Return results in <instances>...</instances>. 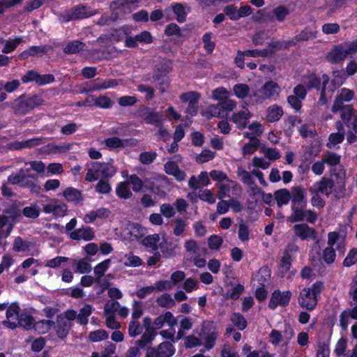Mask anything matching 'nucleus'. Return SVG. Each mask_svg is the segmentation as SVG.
I'll return each mask as SVG.
<instances>
[{
	"mask_svg": "<svg viewBox=\"0 0 357 357\" xmlns=\"http://www.w3.org/2000/svg\"><path fill=\"white\" fill-rule=\"evenodd\" d=\"M117 172L116 168L109 162L91 163L87 169L85 180L89 182L98 181L100 178L102 179L114 176Z\"/></svg>",
	"mask_w": 357,
	"mask_h": 357,
	"instance_id": "obj_1",
	"label": "nucleus"
},
{
	"mask_svg": "<svg viewBox=\"0 0 357 357\" xmlns=\"http://www.w3.org/2000/svg\"><path fill=\"white\" fill-rule=\"evenodd\" d=\"M324 289L321 282H316L311 287L304 288L301 291L298 296V303L301 307L307 310H312L317 303V296Z\"/></svg>",
	"mask_w": 357,
	"mask_h": 357,
	"instance_id": "obj_2",
	"label": "nucleus"
},
{
	"mask_svg": "<svg viewBox=\"0 0 357 357\" xmlns=\"http://www.w3.org/2000/svg\"><path fill=\"white\" fill-rule=\"evenodd\" d=\"M44 103V100L38 95L25 98L20 96L11 102L6 104L12 107L13 112L17 115H24L35 107Z\"/></svg>",
	"mask_w": 357,
	"mask_h": 357,
	"instance_id": "obj_3",
	"label": "nucleus"
},
{
	"mask_svg": "<svg viewBox=\"0 0 357 357\" xmlns=\"http://www.w3.org/2000/svg\"><path fill=\"white\" fill-rule=\"evenodd\" d=\"M280 87L273 81L266 82L259 89L253 92L251 96L253 102L262 103L265 100L278 97Z\"/></svg>",
	"mask_w": 357,
	"mask_h": 357,
	"instance_id": "obj_4",
	"label": "nucleus"
},
{
	"mask_svg": "<svg viewBox=\"0 0 357 357\" xmlns=\"http://www.w3.org/2000/svg\"><path fill=\"white\" fill-rule=\"evenodd\" d=\"M98 13L97 10H91L85 6L79 5L61 13L59 15V20L61 22H68L70 20L89 17Z\"/></svg>",
	"mask_w": 357,
	"mask_h": 357,
	"instance_id": "obj_5",
	"label": "nucleus"
},
{
	"mask_svg": "<svg viewBox=\"0 0 357 357\" xmlns=\"http://www.w3.org/2000/svg\"><path fill=\"white\" fill-rule=\"evenodd\" d=\"M294 336L293 328L289 326H285L282 331L273 329L268 335V341L273 346L287 347Z\"/></svg>",
	"mask_w": 357,
	"mask_h": 357,
	"instance_id": "obj_6",
	"label": "nucleus"
},
{
	"mask_svg": "<svg viewBox=\"0 0 357 357\" xmlns=\"http://www.w3.org/2000/svg\"><path fill=\"white\" fill-rule=\"evenodd\" d=\"M43 210L46 214H52L54 217H64L68 211L66 204L57 199H49L43 205Z\"/></svg>",
	"mask_w": 357,
	"mask_h": 357,
	"instance_id": "obj_7",
	"label": "nucleus"
},
{
	"mask_svg": "<svg viewBox=\"0 0 357 357\" xmlns=\"http://www.w3.org/2000/svg\"><path fill=\"white\" fill-rule=\"evenodd\" d=\"M340 235L337 232H329L328 234V246L324 250L322 258L327 264L333 263L335 259V251Z\"/></svg>",
	"mask_w": 357,
	"mask_h": 357,
	"instance_id": "obj_8",
	"label": "nucleus"
},
{
	"mask_svg": "<svg viewBox=\"0 0 357 357\" xmlns=\"http://www.w3.org/2000/svg\"><path fill=\"white\" fill-rule=\"evenodd\" d=\"M202 344L206 350L209 351L213 348L218 337V332L210 321L203 322Z\"/></svg>",
	"mask_w": 357,
	"mask_h": 357,
	"instance_id": "obj_9",
	"label": "nucleus"
},
{
	"mask_svg": "<svg viewBox=\"0 0 357 357\" xmlns=\"http://www.w3.org/2000/svg\"><path fill=\"white\" fill-rule=\"evenodd\" d=\"M55 78L52 74L41 75L34 70H28L22 77V81L24 83L34 82L38 85H45L54 82Z\"/></svg>",
	"mask_w": 357,
	"mask_h": 357,
	"instance_id": "obj_10",
	"label": "nucleus"
},
{
	"mask_svg": "<svg viewBox=\"0 0 357 357\" xmlns=\"http://www.w3.org/2000/svg\"><path fill=\"white\" fill-rule=\"evenodd\" d=\"M6 309V319L3 321V325L10 329H15L19 326L20 307L17 303H13Z\"/></svg>",
	"mask_w": 357,
	"mask_h": 357,
	"instance_id": "obj_11",
	"label": "nucleus"
},
{
	"mask_svg": "<svg viewBox=\"0 0 357 357\" xmlns=\"http://www.w3.org/2000/svg\"><path fill=\"white\" fill-rule=\"evenodd\" d=\"M292 294L290 291L275 290L272 294L268 306L274 310L278 306L285 307L289 305Z\"/></svg>",
	"mask_w": 357,
	"mask_h": 357,
	"instance_id": "obj_12",
	"label": "nucleus"
},
{
	"mask_svg": "<svg viewBox=\"0 0 357 357\" xmlns=\"http://www.w3.org/2000/svg\"><path fill=\"white\" fill-rule=\"evenodd\" d=\"M180 98L183 102L188 103V106L185 111L187 117L195 116L198 109V100L199 99V93L192 91L185 93L181 95Z\"/></svg>",
	"mask_w": 357,
	"mask_h": 357,
	"instance_id": "obj_13",
	"label": "nucleus"
},
{
	"mask_svg": "<svg viewBox=\"0 0 357 357\" xmlns=\"http://www.w3.org/2000/svg\"><path fill=\"white\" fill-rule=\"evenodd\" d=\"M293 231L294 236L301 241L315 240L317 238L315 229L305 223L294 225Z\"/></svg>",
	"mask_w": 357,
	"mask_h": 357,
	"instance_id": "obj_14",
	"label": "nucleus"
},
{
	"mask_svg": "<svg viewBox=\"0 0 357 357\" xmlns=\"http://www.w3.org/2000/svg\"><path fill=\"white\" fill-rule=\"evenodd\" d=\"M354 97V92L349 89L342 88L338 92L335 98L331 108L333 112H338L344 105V102L351 101Z\"/></svg>",
	"mask_w": 357,
	"mask_h": 357,
	"instance_id": "obj_15",
	"label": "nucleus"
},
{
	"mask_svg": "<svg viewBox=\"0 0 357 357\" xmlns=\"http://www.w3.org/2000/svg\"><path fill=\"white\" fill-rule=\"evenodd\" d=\"M252 116V114L246 107L234 112L231 117V121L236 125L238 129H244L247 127L248 121Z\"/></svg>",
	"mask_w": 357,
	"mask_h": 357,
	"instance_id": "obj_16",
	"label": "nucleus"
},
{
	"mask_svg": "<svg viewBox=\"0 0 357 357\" xmlns=\"http://www.w3.org/2000/svg\"><path fill=\"white\" fill-rule=\"evenodd\" d=\"M334 182L328 178H322L319 181L315 182L310 188L312 191L328 196L333 192Z\"/></svg>",
	"mask_w": 357,
	"mask_h": 357,
	"instance_id": "obj_17",
	"label": "nucleus"
},
{
	"mask_svg": "<svg viewBox=\"0 0 357 357\" xmlns=\"http://www.w3.org/2000/svg\"><path fill=\"white\" fill-rule=\"evenodd\" d=\"M307 192L301 186L293 187L291 190V206L301 205L307 206Z\"/></svg>",
	"mask_w": 357,
	"mask_h": 357,
	"instance_id": "obj_18",
	"label": "nucleus"
},
{
	"mask_svg": "<svg viewBox=\"0 0 357 357\" xmlns=\"http://www.w3.org/2000/svg\"><path fill=\"white\" fill-rule=\"evenodd\" d=\"M110 215V211L108 208L100 207L96 210H92L88 212L82 217L85 223H92L96 220L105 219Z\"/></svg>",
	"mask_w": 357,
	"mask_h": 357,
	"instance_id": "obj_19",
	"label": "nucleus"
},
{
	"mask_svg": "<svg viewBox=\"0 0 357 357\" xmlns=\"http://www.w3.org/2000/svg\"><path fill=\"white\" fill-rule=\"evenodd\" d=\"M119 84V81L116 79H95L89 91H100L108 89H112L116 87Z\"/></svg>",
	"mask_w": 357,
	"mask_h": 357,
	"instance_id": "obj_20",
	"label": "nucleus"
},
{
	"mask_svg": "<svg viewBox=\"0 0 357 357\" xmlns=\"http://www.w3.org/2000/svg\"><path fill=\"white\" fill-rule=\"evenodd\" d=\"M153 324L158 329L165 324L169 327L175 326L177 324V319L171 312H166L155 319Z\"/></svg>",
	"mask_w": 357,
	"mask_h": 357,
	"instance_id": "obj_21",
	"label": "nucleus"
},
{
	"mask_svg": "<svg viewBox=\"0 0 357 357\" xmlns=\"http://www.w3.org/2000/svg\"><path fill=\"white\" fill-rule=\"evenodd\" d=\"M142 119L146 123L160 127L164 121L162 114L154 110L146 109L142 112Z\"/></svg>",
	"mask_w": 357,
	"mask_h": 357,
	"instance_id": "obj_22",
	"label": "nucleus"
},
{
	"mask_svg": "<svg viewBox=\"0 0 357 357\" xmlns=\"http://www.w3.org/2000/svg\"><path fill=\"white\" fill-rule=\"evenodd\" d=\"M347 56L344 43L335 46L327 54L328 60L335 63L342 61Z\"/></svg>",
	"mask_w": 357,
	"mask_h": 357,
	"instance_id": "obj_23",
	"label": "nucleus"
},
{
	"mask_svg": "<svg viewBox=\"0 0 357 357\" xmlns=\"http://www.w3.org/2000/svg\"><path fill=\"white\" fill-rule=\"evenodd\" d=\"M165 170L167 174L174 176L178 181H183L185 178V173L181 170L177 164L173 161H168L165 165Z\"/></svg>",
	"mask_w": 357,
	"mask_h": 357,
	"instance_id": "obj_24",
	"label": "nucleus"
},
{
	"mask_svg": "<svg viewBox=\"0 0 357 357\" xmlns=\"http://www.w3.org/2000/svg\"><path fill=\"white\" fill-rule=\"evenodd\" d=\"M51 47L50 46L42 45V46H31L29 49L23 51L20 58L22 59H26L29 56H36L38 55H42L47 53Z\"/></svg>",
	"mask_w": 357,
	"mask_h": 357,
	"instance_id": "obj_25",
	"label": "nucleus"
},
{
	"mask_svg": "<svg viewBox=\"0 0 357 357\" xmlns=\"http://www.w3.org/2000/svg\"><path fill=\"white\" fill-rule=\"evenodd\" d=\"M111 263L110 259H106L100 264H98L97 266L94 268V273L96 276V281L98 284H100L101 286H104L103 288H106L107 284L103 283L101 280V278L103 276L105 273L107 271V269L109 267Z\"/></svg>",
	"mask_w": 357,
	"mask_h": 357,
	"instance_id": "obj_26",
	"label": "nucleus"
},
{
	"mask_svg": "<svg viewBox=\"0 0 357 357\" xmlns=\"http://www.w3.org/2000/svg\"><path fill=\"white\" fill-rule=\"evenodd\" d=\"M72 239L84 241L92 240L94 237V232L91 228H82L75 230L70 234Z\"/></svg>",
	"mask_w": 357,
	"mask_h": 357,
	"instance_id": "obj_27",
	"label": "nucleus"
},
{
	"mask_svg": "<svg viewBox=\"0 0 357 357\" xmlns=\"http://www.w3.org/2000/svg\"><path fill=\"white\" fill-rule=\"evenodd\" d=\"M236 183L232 180L228 178L222 183H218V197L220 199L229 197V193L231 188H234Z\"/></svg>",
	"mask_w": 357,
	"mask_h": 357,
	"instance_id": "obj_28",
	"label": "nucleus"
},
{
	"mask_svg": "<svg viewBox=\"0 0 357 357\" xmlns=\"http://www.w3.org/2000/svg\"><path fill=\"white\" fill-rule=\"evenodd\" d=\"M305 207L301 205L291 206V214L288 217V220L291 222L303 221L306 211Z\"/></svg>",
	"mask_w": 357,
	"mask_h": 357,
	"instance_id": "obj_29",
	"label": "nucleus"
},
{
	"mask_svg": "<svg viewBox=\"0 0 357 357\" xmlns=\"http://www.w3.org/2000/svg\"><path fill=\"white\" fill-rule=\"evenodd\" d=\"M283 114L282 107L273 105L268 108L266 119L269 122H275L280 120Z\"/></svg>",
	"mask_w": 357,
	"mask_h": 357,
	"instance_id": "obj_30",
	"label": "nucleus"
},
{
	"mask_svg": "<svg viewBox=\"0 0 357 357\" xmlns=\"http://www.w3.org/2000/svg\"><path fill=\"white\" fill-rule=\"evenodd\" d=\"M71 326V323L68 321L65 317H58L56 333L59 337H63L66 336Z\"/></svg>",
	"mask_w": 357,
	"mask_h": 357,
	"instance_id": "obj_31",
	"label": "nucleus"
},
{
	"mask_svg": "<svg viewBox=\"0 0 357 357\" xmlns=\"http://www.w3.org/2000/svg\"><path fill=\"white\" fill-rule=\"evenodd\" d=\"M172 10L176 16V19L178 22H183L185 21L187 12L184 6L181 3H176L172 6V8L165 9V12L168 13Z\"/></svg>",
	"mask_w": 357,
	"mask_h": 357,
	"instance_id": "obj_32",
	"label": "nucleus"
},
{
	"mask_svg": "<svg viewBox=\"0 0 357 357\" xmlns=\"http://www.w3.org/2000/svg\"><path fill=\"white\" fill-rule=\"evenodd\" d=\"M275 199L279 207L287 205L291 199V192L287 189H280L274 193Z\"/></svg>",
	"mask_w": 357,
	"mask_h": 357,
	"instance_id": "obj_33",
	"label": "nucleus"
},
{
	"mask_svg": "<svg viewBox=\"0 0 357 357\" xmlns=\"http://www.w3.org/2000/svg\"><path fill=\"white\" fill-rule=\"evenodd\" d=\"M33 244L29 241H24L21 237H17L13 244V250L15 252H26L33 248Z\"/></svg>",
	"mask_w": 357,
	"mask_h": 357,
	"instance_id": "obj_34",
	"label": "nucleus"
},
{
	"mask_svg": "<svg viewBox=\"0 0 357 357\" xmlns=\"http://www.w3.org/2000/svg\"><path fill=\"white\" fill-rule=\"evenodd\" d=\"M63 195L68 202L74 203H78L79 202L82 200V197L80 191L73 188H66L63 191Z\"/></svg>",
	"mask_w": 357,
	"mask_h": 357,
	"instance_id": "obj_35",
	"label": "nucleus"
},
{
	"mask_svg": "<svg viewBox=\"0 0 357 357\" xmlns=\"http://www.w3.org/2000/svg\"><path fill=\"white\" fill-rule=\"evenodd\" d=\"M329 84V78L326 75H323L322 76V89L321 93V96L317 102L318 105H325L328 101V93L332 92L331 91H328V84ZM329 96H331V94H330Z\"/></svg>",
	"mask_w": 357,
	"mask_h": 357,
	"instance_id": "obj_36",
	"label": "nucleus"
},
{
	"mask_svg": "<svg viewBox=\"0 0 357 357\" xmlns=\"http://www.w3.org/2000/svg\"><path fill=\"white\" fill-rule=\"evenodd\" d=\"M54 326V322L51 320H41L34 324V330L39 334H45Z\"/></svg>",
	"mask_w": 357,
	"mask_h": 357,
	"instance_id": "obj_37",
	"label": "nucleus"
},
{
	"mask_svg": "<svg viewBox=\"0 0 357 357\" xmlns=\"http://www.w3.org/2000/svg\"><path fill=\"white\" fill-rule=\"evenodd\" d=\"M116 193L119 198L124 199H129L132 195L127 181L121 182L117 185Z\"/></svg>",
	"mask_w": 357,
	"mask_h": 357,
	"instance_id": "obj_38",
	"label": "nucleus"
},
{
	"mask_svg": "<svg viewBox=\"0 0 357 357\" xmlns=\"http://www.w3.org/2000/svg\"><path fill=\"white\" fill-rule=\"evenodd\" d=\"M93 312V307L90 305H84L80 310L78 314V323L86 325L89 321V317Z\"/></svg>",
	"mask_w": 357,
	"mask_h": 357,
	"instance_id": "obj_39",
	"label": "nucleus"
},
{
	"mask_svg": "<svg viewBox=\"0 0 357 357\" xmlns=\"http://www.w3.org/2000/svg\"><path fill=\"white\" fill-rule=\"evenodd\" d=\"M33 317L28 313L24 312L20 314L19 326L26 330H30L34 327Z\"/></svg>",
	"mask_w": 357,
	"mask_h": 357,
	"instance_id": "obj_40",
	"label": "nucleus"
},
{
	"mask_svg": "<svg viewBox=\"0 0 357 357\" xmlns=\"http://www.w3.org/2000/svg\"><path fill=\"white\" fill-rule=\"evenodd\" d=\"M237 174L244 184L247 185L250 188H254L255 182L251 173L243 169L242 167H238Z\"/></svg>",
	"mask_w": 357,
	"mask_h": 357,
	"instance_id": "obj_41",
	"label": "nucleus"
},
{
	"mask_svg": "<svg viewBox=\"0 0 357 357\" xmlns=\"http://www.w3.org/2000/svg\"><path fill=\"white\" fill-rule=\"evenodd\" d=\"M158 305L162 307L171 308L175 305V301L169 294L165 293L156 299Z\"/></svg>",
	"mask_w": 357,
	"mask_h": 357,
	"instance_id": "obj_42",
	"label": "nucleus"
},
{
	"mask_svg": "<svg viewBox=\"0 0 357 357\" xmlns=\"http://www.w3.org/2000/svg\"><path fill=\"white\" fill-rule=\"evenodd\" d=\"M160 357H171L174 354V347L170 342H162L158 348Z\"/></svg>",
	"mask_w": 357,
	"mask_h": 357,
	"instance_id": "obj_43",
	"label": "nucleus"
},
{
	"mask_svg": "<svg viewBox=\"0 0 357 357\" xmlns=\"http://www.w3.org/2000/svg\"><path fill=\"white\" fill-rule=\"evenodd\" d=\"M339 111H341V119L344 121H347L348 123L357 114V111H356L351 105H342V107L340 108Z\"/></svg>",
	"mask_w": 357,
	"mask_h": 357,
	"instance_id": "obj_44",
	"label": "nucleus"
},
{
	"mask_svg": "<svg viewBox=\"0 0 357 357\" xmlns=\"http://www.w3.org/2000/svg\"><path fill=\"white\" fill-rule=\"evenodd\" d=\"M344 135L341 132H333L328 137V141L326 144V146L329 149L335 148V146L341 144L344 139Z\"/></svg>",
	"mask_w": 357,
	"mask_h": 357,
	"instance_id": "obj_45",
	"label": "nucleus"
},
{
	"mask_svg": "<svg viewBox=\"0 0 357 357\" xmlns=\"http://www.w3.org/2000/svg\"><path fill=\"white\" fill-rule=\"evenodd\" d=\"M160 241V236L158 234H155L152 235H149L146 237H145L142 240V244L146 247L149 248L153 250H155L158 249V245Z\"/></svg>",
	"mask_w": 357,
	"mask_h": 357,
	"instance_id": "obj_46",
	"label": "nucleus"
},
{
	"mask_svg": "<svg viewBox=\"0 0 357 357\" xmlns=\"http://www.w3.org/2000/svg\"><path fill=\"white\" fill-rule=\"evenodd\" d=\"M73 264L75 266V272L79 273H88L91 271V266L85 259L74 260Z\"/></svg>",
	"mask_w": 357,
	"mask_h": 357,
	"instance_id": "obj_47",
	"label": "nucleus"
},
{
	"mask_svg": "<svg viewBox=\"0 0 357 357\" xmlns=\"http://www.w3.org/2000/svg\"><path fill=\"white\" fill-rule=\"evenodd\" d=\"M122 261L125 266L131 267L139 266L142 263V260L132 253L126 255Z\"/></svg>",
	"mask_w": 357,
	"mask_h": 357,
	"instance_id": "obj_48",
	"label": "nucleus"
},
{
	"mask_svg": "<svg viewBox=\"0 0 357 357\" xmlns=\"http://www.w3.org/2000/svg\"><path fill=\"white\" fill-rule=\"evenodd\" d=\"M22 214L29 218L36 219L40 215V208L37 204L26 206L22 210Z\"/></svg>",
	"mask_w": 357,
	"mask_h": 357,
	"instance_id": "obj_49",
	"label": "nucleus"
},
{
	"mask_svg": "<svg viewBox=\"0 0 357 357\" xmlns=\"http://www.w3.org/2000/svg\"><path fill=\"white\" fill-rule=\"evenodd\" d=\"M127 140H123L119 137H109L105 140V144L109 149L122 148L127 144Z\"/></svg>",
	"mask_w": 357,
	"mask_h": 357,
	"instance_id": "obj_50",
	"label": "nucleus"
},
{
	"mask_svg": "<svg viewBox=\"0 0 357 357\" xmlns=\"http://www.w3.org/2000/svg\"><path fill=\"white\" fill-rule=\"evenodd\" d=\"M233 91L237 98L243 99L248 95L250 89L245 84H236L233 87Z\"/></svg>",
	"mask_w": 357,
	"mask_h": 357,
	"instance_id": "obj_51",
	"label": "nucleus"
},
{
	"mask_svg": "<svg viewBox=\"0 0 357 357\" xmlns=\"http://www.w3.org/2000/svg\"><path fill=\"white\" fill-rule=\"evenodd\" d=\"M84 46V43L78 40H75L68 43L63 51L66 54H76L82 50Z\"/></svg>",
	"mask_w": 357,
	"mask_h": 357,
	"instance_id": "obj_52",
	"label": "nucleus"
},
{
	"mask_svg": "<svg viewBox=\"0 0 357 357\" xmlns=\"http://www.w3.org/2000/svg\"><path fill=\"white\" fill-rule=\"evenodd\" d=\"M23 41L22 38L16 37L13 40H6L2 52L5 54H8L13 52L18 45Z\"/></svg>",
	"mask_w": 357,
	"mask_h": 357,
	"instance_id": "obj_53",
	"label": "nucleus"
},
{
	"mask_svg": "<svg viewBox=\"0 0 357 357\" xmlns=\"http://www.w3.org/2000/svg\"><path fill=\"white\" fill-rule=\"evenodd\" d=\"M222 109L220 103L213 105L208 107V108L203 112V115L207 119H211L215 116H219L222 114Z\"/></svg>",
	"mask_w": 357,
	"mask_h": 357,
	"instance_id": "obj_54",
	"label": "nucleus"
},
{
	"mask_svg": "<svg viewBox=\"0 0 357 357\" xmlns=\"http://www.w3.org/2000/svg\"><path fill=\"white\" fill-rule=\"evenodd\" d=\"M108 333L104 329H98L91 331L89 334V339L93 342H100L107 339Z\"/></svg>",
	"mask_w": 357,
	"mask_h": 357,
	"instance_id": "obj_55",
	"label": "nucleus"
},
{
	"mask_svg": "<svg viewBox=\"0 0 357 357\" xmlns=\"http://www.w3.org/2000/svg\"><path fill=\"white\" fill-rule=\"evenodd\" d=\"M69 260V258L66 257L57 256L53 259L47 260L45 263V266L50 268H57L61 267V264Z\"/></svg>",
	"mask_w": 357,
	"mask_h": 357,
	"instance_id": "obj_56",
	"label": "nucleus"
},
{
	"mask_svg": "<svg viewBox=\"0 0 357 357\" xmlns=\"http://www.w3.org/2000/svg\"><path fill=\"white\" fill-rule=\"evenodd\" d=\"M244 290V287L240 284L231 285L227 291V296L233 300L238 299Z\"/></svg>",
	"mask_w": 357,
	"mask_h": 357,
	"instance_id": "obj_57",
	"label": "nucleus"
},
{
	"mask_svg": "<svg viewBox=\"0 0 357 357\" xmlns=\"http://www.w3.org/2000/svg\"><path fill=\"white\" fill-rule=\"evenodd\" d=\"M289 12L284 6H278L273 9L272 17H274L276 20L282 22L289 15Z\"/></svg>",
	"mask_w": 357,
	"mask_h": 357,
	"instance_id": "obj_58",
	"label": "nucleus"
},
{
	"mask_svg": "<svg viewBox=\"0 0 357 357\" xmlns=\"http://www.w3.org/2000/svg\"><path fill=\"white\" fill-rule=\"evenodd\" d=\"M344 78L342 76V73L339 71L333 73V79L331 84H328V91L333 92L336 88L341 86L344 82Z\"/></svg>",
	"mask_w": 357,
	"mask_h": 357,
	"instance_id": "obj_59",
	"label": "nucleus"
},
{
	"mask_svg": "<svg viewBox=\"0 0 357 357\" xmlns=\"http://www.w3.org/2000/svg\"><path fill=\"white\" fill-rule=\"evenodd\" d=\"M231 321L239 330H243L247 326V321L244 317L239 313H233Z\"/></svg>",
	"mask_w": 357,
	"mask_h": 357,
	"instance_id": "obj_60",
	"label": "nucleus"
},
{
	"mask_svg": "<svg viewBox=\"0 0 357 357\" xmlns=\"http://www.w3.org/2000/svg\"><path fill=\"white\" fill-rule=\"evenodd\" d=\"M153 79L154 81L160 82L158 84V88L161 91V92H165L166 89L169 86V80L167 77H166V74L159 75L157 73H154L153 76Z\"/></svg>",
	"mask_w": 357,
	"mask_h": 357,
	"instance_id": "obj_61",
	"label": "nucleus"
},
{
	"mask_svg": "<svg viewBox=\"0 0 357 357\" xmlns=\"http://www.w3.org/2000/svg\"><path fill=\"white\" fill-rule=\"evenodd\" d=\"M220 357H240V356L236 348L230 344H225L221 349Z\"/></svg>",
	"mask_w": 357,
	"mask_h": 357,
	"instance_id": "obj_62",
	"label": "nucleus"
},
{
	"mask_svg": "<svg viewBox=\"0 0 357 357\" xmlns=\"http://www.w3.org/2000/svg\"><path fill=\"white\" fill-rule=\"evenodd\" d=\"M154 335L153 331H148L142 335L140 340L135 342V344L140 348H143L153 340Z\"/></svg>",
	"mask_w": 357,
	"mask_h": 357,
	"instance_id": "obj_63",
	"label": "nucleus"
},
{
	"mask_svg": "<svg viewBox=\"0 0 357 357\" xmlns=\"http://www.w3.org/2000/svg\"><path fill=\"white\" fill-rule=\"evenodd\" d=\"M115 351L116 345L111 342H107L105 344V349L101 354H99L97 352H93L91 355V357H109L110 355L114 354Z\"/></svg>",
	"mask_w": 357,
	"mask_h": 357,
	"instance_id": "obj_64",
	"label": "nucleus"
}]
</instances>
